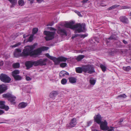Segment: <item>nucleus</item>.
<instances>
[{"mask_svg":"<svg viewBox=\"0 0 131 131\" xmlns=\"http://www.w3.org/2000/svg\"><path fill=\"white\" fill-rule=\"evenodd\" d=\"M37 45V44L35 43L34 45L27 46H25L24 49L23 50L22 53L23 55L24 56H27L29 55L33 56L39 55L42 51L47 50L49 49V48L48 47H43L33 51L34 48Z\"/></svg>","mask_w":131,"mask_h":131,"instance_id":"obj_1","label":"nucleus"},{"mask_svg":"<svg viewBox=\"0 0 131 131\" xmlns=\"http://www.w3.org/2000/svg\"><path fill=\"white\" fill-rule=\"evenodd\" d=\"M74 22L71 21L66 23L64 24V26L67 28H68L72 29H75L76 33L83 32L85 31V25L84 23L81 24L80 23L73 25Z\"/></svg>","mask_w":131,"mask_h":131,"instance_id":"obj_2","label":"nucleus"},{"mask_svg":"<svg viewBox=\"0 0 131 131\" xmlns=\"http://www.w3.org/2000/svg\"><path fill=\"white\" fill-rule=\"evenodd\" d=\"M47 61V59H40L36 61H28L25 63V65L28 69L32 67L33 65L35 66L38 65H45Z\"/></svg>","mask_w":131,"mask_h":131,"instance_id":"obj_3","label":"nucleus"},{"mask_svg":"<svg viewBox=\"0 0 131 131\" xmlns=\"http://www.w3.org/2000/svg\"><path fill=\"white\" fill-rule=\"evenodd\" d=\"M94 121L100 125L101 129L102 130H105L107 129V123L106 121L104 122L102 121V117L99 114L96 115L94 117Z\"/></svg>","mask_w":131,"mask_h":131,"instance_id":"obj_4","label":"nucleus"},{"mask_svg":"<svg viewBox=\"0 0 131 131\" xmlns=\"http://www.w3.org/2000/svg\"><path fill=\"white\" fill-rule=\"evenodd\" d=\"M83 71L89 74H92L95 72L94 67L93 65L87 64L83 66Z\"/></svg>","mask_w":131,"mask_h":131,"instance_id":"obj_5","label":"nucleus"},{"mask_svg":"<svg viewBox=\"0 0 131 131\" xmlns=\"http://www.w3.org/2000/svg\"><path fill=\"white\" fill-rule=\"evenodd\" d=\"M3 97H7L8 98V100L11 103V104H13L15 103L14 101L16 98L14 95L9 93L4 94L3 95Z\"/></svg>","mask_w":131,"mask_h":131,"instance_id":"obj_6","label":"nucleus"},{"mask_svg":"<svg viewBox=\"0 0 131 131\" xmlns=\"http://www.w3.org/2000/svg\"><path fill=\"white\" fill-rule=\"evenodd\" d=\"M44 34L46 35L45 38L47 40H49L52 39L54 37L55 34L54 32H50L45 31L43 32Z\"/></svg>","mask_w":131,"mask_h":131,"instance_id":"obj_7","label":"nucleus"},{"mask_svg":"<svg viewBox=\"0 0 131 131\" xmlns=\"http://www.w3.org/2000/svg\"><path fill=\"white\" fill-rule=\"evenodd\" d=\"M19 73V71L18 70H15L12 72V75L15 80H20L22 79V77L18 75Z\"/></svg>","mask_w":131,"mask_h":131,"instance_id":"obj_8","label":"nucleus"},{"mask_svg":"<svg viewBox=\"0 0 131 131\" xmlns=\"http://www.w3.org/2000/svg\"><path fill=\"white\" fill-rule=\"evenodd\" d=\"M0 79L2 81L6 83L9 82L11 80L10 78L7 75L3 73L1 74Z\"/></svg>","mask_w":131,"mask_h":131,"instance_id":"obj_9","label":"nucleus"},{"mask_svg":"<svg viewBox=\"0 0 131 131\" xmlns=\"http://www.w3.org/2000/svg\"><path fill=\"white\" fill-rule=\"evenodd\" d=\"M76 119L74 118L72 119L69 124H67L66 127L68 128H71L74 127L76 124Z\"/></svg>","mask_w":131,"mask_h":131,"instance_id":"obj_10","label":"nucleus"},{"mask_svg":"<svg viewBox=\"0 0 131 131\" xmlns=\"http://www.w3.org/2000/svg\"><path fill=\"white\" fill-rule=\"evenodd\" d=\"M21 50L19 49H16L14 52V54L15 57H17L20 56H22L25 57L26 56H24L22 54L23 52L22 53H21Z\"/></svg>","mask_w":131,"mask_h":131,"instance_id":"obj_11","label":"nucleus"},{"mask_svg":"<svg viewBox=\"0 0 131 131\" xmlns=\"http://www.w3.org/2000/svg\"><path fill=\"white\" fill-rule=\"evenodd\" d=\"M119 19L121 21L124 23L127 24L129 23L128 18L125 16H122L119 18Z\"/></svg>","mask_w":131,"mask_h":131,"instance_id":"obj_12","label":"nucleus"},{"mask_svg":"<svg viewBox=\"0 0 131 131\" xmlns=\"http://www.w3.org/2000/svg\"><path fill=\"white\" fill-rule=\"evenodd\" d=\"M5 101H0V108L4 109L6 111H7L9 109L8 106H6L5 105Z\"/></svg>","mask_w":131,"mask_h":131,"instance_id":"obj_13","label":"nucleus"},{"mask_svg":"<svg viewBox=\"0 0 131 131\" xmlns=\"http://www.w3.org/2000/svg\"><path fill=\"white\" fill-rule=\"evenodd\" d=\"M57 33L61 35H67L66 31V30L63 29L59 28L57 31Z\"/></svg>","mask_w":131,"mask_h":131,"instance_id":"obj_14","label":"nucleus"},{"mask_svg":"<svg viewBox=\"0 0 131 131\" xmlns=\"http://www.w3.org/2000/svg\"><path fill=\"white\" fill-rule=\"evenodd\" d=\"M7 89V86L3 84L0 85V93H2Z\"/></svg>","mask_w":131,"mask_h":131,"instance_id":"obj_15","label":"nucleus"},{"mask_svg":"<svg viewBox=\"0 0 131 131\" xmlns=\"http://www.w3.org/2000/svg\"><path fill=\"white\" fill-rule=\"evenodd\" d=\"M28 104L27 103L24 102L20 103L18 105V108H25L27 106Z\"/></svg>","mask_w":131,"mask_h":131,"instance_id":"obj_16","label":"nucleus"},{"mask_svg":"<svg viewBox=\"0 0 131 131\" xmlns=\"http://www.w3.org/2000/svg\"><path fill=\"white\" fill-rule=\"evenodd\" d=\"M58 94V92L56 91H53L51 92L50 95L49 96L50 98H54Z\"/></svg>","mask_w":131,"mask_h":131,"instance_id":"obj_17","label":"nucleus"},{"mask_svg":"<svg viewBox=\"0 0 131 131\" xmlns=\"http://www.w3.org/2000/svg\"><path fill=\"white\" fill-rule=\"evenodd\" d=\"M52 60L54 62L55 65H58L60 63V61L59 57L56 58L53 57Z\"/></svg>","mask_w":131,"mask_h":131,"instance_id":"obj_18","label":"nucleus"},{"mask_svg":"<svg viewBox=\"0 0 131 131\" xmlns=\"http://www.w3.org/2000/svg\"><path fill=\"white\" fill-rule=\"evenodd\" d=\"M85 57V56L82 55H80L75 58V59L78 61H81Z\"/></svg>","mask_w":131,"mask_h":131,"instance_id":"obj_19","label":"nucleus"},{"mask_svg":"<svg viewBox=\"0 0 131 131\" xmlns=\"http://www.w3.org/2000/svg\"><path fill=\"white\" fill-rule=\"evenodd\" d=\"M8 1L12 4V5L11 7H13L17 3V0H8Z\"/></svg>","mask_w":131,"mask_h":131,"instance_id":"obj_20","label":"nucleus"},{"mask_svg":"<svg viewBox=\"0 0 131 131\" xmlns=\"http://www.w3.org/2000/svg\"><path fill=\"white\" fill-rule=\"evenodd\" d=\"M75 70L77 73H81L82 72V71H83V66L82 67H78L76 68H75Z\"/></svg>","mask_w":131,"mask_h":131,"instance_id":"obj_21","label":"nucleus"},{"mask_svg":"<svg viewBox=\"0 0 131 131\" xmlns=\"http://www.w3.org/2000/svg\"><path fill=\"white\" fill-rule=\"evenodd\" d=\"M118 38L115 35H112L107 40H116L118 39Z\"/></svg>","mask_w":131,"mask_h":131,"instance_id":"obj_22","label":"nucleus"},{"mask_svg":"<svg viewBox=\"0 0 131 131\" xmlns=\"http://www.w3.org/2000/svg\"><path fill=\"white\" fill-rule=\"evenodd\" d=\"M119 5H118L117 4L115 5L108 8H107V10H110L114 9H115L116 8L119 7Z\"/></svg>","mask_w":131,"mask_h":131,"instance_id":"obj_23","label":"nucleus"},{"mask_svg":"<svg viewBox=\"0 0 131 131\" xmlns=\"http://www.w3.org/2000/svg\"><path fill=\"white\" fill-rule=\"evenodd\" d=\"M126 97V95L125 94L120 95L116 97L117 99H121L125 98Z\"/></svg>","mask_w":131,"mask_h":131,"instance_id":"obj_24","label":"nucleus"},{"mask_svg":"<svg viewBox=\"0 0 131 131\" xmlns=\"http://www.w3.org/2000/svg\"><path fill=\"white\" fill-rule=\"evenodd\" d=\"M69 81L72 83H74L76 82V79L74 78L71 77L69 78Z\"/></svg>","mask_w":131,"mask_h":131,"instance_id":"obj_25","label":"nucleus"},{"mask_svg":"<svg viewBox=\"0 0 131 131\" xmlns=\"http://www.w3.org/2000/svg\"><path fill=\"white\" fill-rule=\"evenodd\" d=\"M59 59H60V62H66L67 60V58H66L63 57H59Z\"/></svg>","mask_w":131,"mask_h":131,"instance_id":"obj_26","label":"nucleus"},{"mask_svg":"<svg viewBox=\"0 0 131 131\" xmlns=\"http://www.w3.org/2000/svg\"><path fill=\"white\" fill-rule=\"evenodd\" d=\"M96 82V81L93 78H91L90 79V82L91 84L92 85H94Z\"/></svg>","mask_w":131,"mask_h":131,"instance_id":"obj_27","label":"nucleus"},{"mask_svg":"<svg viewBox=\"0 0 131 131\" xmlns=\"http://www.w3.org/2000/svg\"><path fill=\"white\" fill-rule=\"evenodd\" d=\"M123 69L125 71H128L131 68L129 66H128L127 67H123Z\"/></svg>","mask_w":131,"mask_h":131,"instance_id":"obj_28","label":"nucleus"},{"mask_svg":"<svg viewBox=\"0 0 131 131\" xmlns=\"http://www.w3.org/2000/svg\"><path fill=\"white\" fill-rule=\"evenodd\" d=\"M100 66L103 72H104L106 71V68L104 65L102 64H101L100 65Z\"/></svg>","mask_w":131,"mask_h":131,"instance_id":"obj_29","label":"nucleus"},{"mask_svg":"<svg viewBox=\"0 0 131 131\" xmlns=\"http://www.w3.org/2000/svg\"><path fill=\"white\" fill-rule=\"evenodd\" d=\"M18 4L19 6H22L24 5L25 3L23 0H19Z\"/></svg>","mask_w":131,"mask_h":131,"instance_id":"obj_30","label":"nucleus"},{"mask_svg":"<svg viewBox=\"0 0 131 131\" xmlns=\"http://www.w3.org/2000/svg\"><path fill=\"white\" fill-rule=\"evenodd\" d=\"M65 71H61L59 73V76L60 77H62L64 76L65 75Z\"/></svg>","mask_w":131,"mask_h":131,"instance_id":"obj_31","label":"nucleus"},{"mask_svg":"<svg viewBox=\"0 0 131 131\" xmlns=\"http://www.w3.org/2000/svg\"><path fill=\"white\" fill-rule=\"evenodd\" d=\"M13 66L14 68H18L19 67V64L18 63H14L13 65Z\"/></svg>","mask_w":131,"mask_h":131,"instance_id":"obj_32","label":"nucleus"},{"mask_svg":"<svg viewBox=\"0 0 131 131\" xmlns=\"http://www.w3.org/2000/svg\"><path fill=\"white\" fill-rule=\"evenodd\" d=\"M131 8L130 6H122L121 7V9H129Z\"/></svg>","mask_w":131,"mask_h":131,"instance_id":"obj_33","label":"nucleus"},{"mask_svg":"<svg viewBox=\"0 0 131 131\" xmlns=\"http://www.w3.org/2000/svg\"><path fill=\"white\" fill-rule=\"evenodd\" d=\"M38 30V29L37 28H34L32 30V33L33 34H35L37 32Z\"/></svg>","mask_w":131,"mask_h":131,"instance_id":"obj_34","label":"nucleus"},{"mask_svg":"<svg viewBox=\"0 0 131 131\" xmlns=\"http://www.w3.org/2000/svg\"><path fill=\"white\" fill-rule=\"evenodd\" d=\"M107 129L106 130H108V131H113L114 130L113 128L112 127H111L110 128H109L107 126Z\"/></svg>","mask_w":131,"mask_h":131,"instance_id":"obj_35","label":"nucleus"},{"mask_svg":"<svg viewBox=\"0 0 131 131\" xmlns=\"http://www.w3.org/2000/svg\"><path fill=\"white\" fill-rule=\"evenodd\" d=\"M61 83L63 84H65L67 82V80L65 79H63L61 81Z\"/></svg>","mask_w":131,"mask_h":131,"instance_id":"obj_36","label":"nucleus"},{"mask_svg":"<svg viewBox=\"0 0 131 131\" xmlns=\"http://www.w3.org/2000/svg\"><path fill=\"white\" fill-rule=\"evenodd\" d=\"M21 44V43L20 42H19L15 44L14 45L11 46V47H12V48L15 47H16L18 46L19 45H20Z\"/></svg>","mask_w":131,"mask_h":131,"instance_id":"obj_37","label":"nucleus"},{"mask_svg":"<svg viewBox=\"0 0 131 131\" xmlns=\"http://www.w3.org/2000/svg\"><path fill=\"white\" fill-rule=\"evenodd\" d=\"M67 63H62L60 64V67L62 68L65 67L67 65Z\"/></svg>","mask_w":131,"mask_h":131,"instance_id":"obj_38","label":"nucleus"},{"mask_svg":"<svg viewBox=\"0 0 131 131\" xmlns=\"http://www.w3.org/2000/svg\"><path fill=\"white\" fill-rule=\"evenodd\" d=\"M46 56L48 58H49V59L51 60H52V59L53 57L50 56L48 53L46 54Z\"/></svg>","mask_w":131,"mask_h":131,"instance_id":"obj_39","label":"nucleus"},{"mask_svg":"<svg viewBox=\"0 0 131 131\" xmlns=\"http://www.w3.org/2000/svg\"><path fill=\"white\" fill-rule=\"evenodd\" d=\"M79 36L80 37L82 38H84L85 37L87 36V35H79Z\"/></svg>","mask_w":131,"mask_h":131,"instance_id":"obj_40","label":"nucleus"},{"mask_svg":"<svg viewBox=\"0 0 131 131\" xmlns=\"http://www.w3.org/2000/svg\"><path fill=\"white\" fill-rule=\"evenodd\" d=\"M26 80L27 81H30L31 79L30 77L28 76H26Z\"/></svg>","mask_w":131,"mask_h":131,"instance_id":"obj_41","label":"nucleus"},{"mask_svg":"<svg viewBox=\"0 0 131 131\" xmlns=\"http://www.w3.org/2000/svg\"><path fill=\"white\" fill-rule=\"evenodd\" d=\"M33 40V36L31 35L29 37V40L30 41H31Z\"/></svg>","mask_w":131,"mask_h":131,"instance_id":"obj_42","label":"nucleus"},{"mask_svg":"<svg viewBox=\"0 0 131 131\" xmlns=\"http://www.w3.org/2000/svg\"><path fill=\"white\" fill-rule=\"evenodd\" d=\"M89 0H83L82 1V3H83V4H84L87 3Z\"/></svg>","mask_w":131,"mask_h":131,"instance_id":"obj_43","label":"nucleus"},{"mask_svg":"<svg viewBox=\"0 0 131 131\" xmlns=\"http://www.w3.org/2000/svg\"><path fill=\"white\" fill-rule=\"evenodd\" d=\"M79 35L78 34H75L74 35H73V36L72 37V38L73 39H74L75 37H77L78 36H79Z\"/></svg>","mask_w":131,"mask_h":131,"instance_id":"obj_44","label":"nucleus"},{"mask_svg":"<svg viewBox=\"0 0 131 131\" xmlns=\"http://www.w3.org/2000/svg\"><path fill=\"white\" fill-rule=\"evenodd\" d=\"M92 122L91 121H89L87 122L88 123V126H89L92 123Z\"/></svg>","mask_w":131,"mask_h":131,"instance_id":"obj_45","label":"nucleus"},{"mask_svg":"<svg viewBox=\"0 0 131 131\" xmlns=\"http://www.w3.org/2000/svg\"><path fill=\"white\" fill-rule=\"evenodd\" d=\"M123 42L124 44H125V45L127 44L128 43L126 41L124 40H123Z\"/></svg>","mask_w":131,"mask_h":131,"instance_id":"obj_46","label":"nucleus"},{"mask_svg":"<svg viewBox=\"0 0 131 131\" xmlns=\"http://www.w3.org/2000/svg\"><path fill=\"white\" fill-rule=\"evenodd\" d=\"M103 3H101V5L102 6H105L106 5V4H103Z\"/></svg>","mask_w":131,"mask_h":131,"instance_id":"obj_47","label":"nucleus"},{"mask_svg":"<svg viewBox=\"0 0 131 131\" xmlns=\"http://www.w3.org/2000/svg\"><path fill=\"white\" fill-rule=\"evenodd\" d=\"M4 113V112L2 110H0V115H1L2 114Z\"/></svg>","mask_w":131,"mask_h":131,"instance_id":"obj_48","label":"nucleus"},{"mask_svg":"<svg viewBox=\"0 0 131 131\" xmlns=\"http://www.w3.org/2000/svg\"><path fill=\"white\" fill-rule=\"evenodd\" d=\"M43 0H37V2L39 3H40Z\"/></svg>","mask_w":131,"mask_h":131,"instance_id":"obj_49","label":"nucleus"},{"mask_svg":"<svg viewBox=\"0 0 131 131\" xmlns=\"http://www.w3.org/2000/svg\"><path fill=\"white\" fill-rule=\"evenodd\" d=\"M50 29L51 30H55V29L54 28L52 27H51Z\"/></svg>","mask_w":131,"mask_h":131,"instance_id":"obj_50","label":"nucleus"},{"mask_svg":"<svg viewBox=\"0 0 131 131\" xmlns=\"http://www.w3.org/2000/svg\"><path fill=\"white\" fill-rule=\"evenodd\" d=\"M77 14H78V15L79 16H81V15L80 14V12H78L77 13Z\"/></svg>","mask_w":131,"mask_h":131,"instance_id":"obj_51","label":"nucleus"},{"mask_svg":"<svg viewBox=\"0 0 131 131\" xmlns=\"http://www.w3.org/2000/svg\"><path fill=\"white\" fill-rule=\"evenodd\" d=\"M65 74L67 75H69V73L65 71Z\"/></svg>","mask_w":131,"mask_h":131,"instance_id":"obj_52","label":"nucleus"},{"mask_svg":"<svg viewBox=\"0 0 131 131\" xmlns=\"http://www.w3.org/2000/svg\"><path fill=\"white\" fill-rule=\"evenodd\" d=\"M123 119H120V121H119V122H120V123H121L123 121Z\"/></svg>","mask_w":131,"mask_h":131,"instance_id":"obj_53","label":"nucleus"},{"mask_svg":"<svg viewBox=\"0 0 131 131\" xmlns=\"http://www.w3.org/2000/svg\"><path fill=\"white\" fill-rule=\"evenodd\" d=\"M79 52H81V53H82V52H82V51H81V50H80V51H79Z\"/></svg>","mask_w":131,"mask_h":131,"instance_id":"obj_54","label":"nucleus"},{"mask_svg":"<svg viewBox=\"0 0 131 131\" xmlns=\"http://www.w3.org/2000/svg\"><path fill=\"white\" fill-rule=\"evenodd\" d=\"M33 1H30V2L31 3H33Z\"/></svg>","mask_w":131,"mask_h":131,"instance_id":"obj_55","label":"nucleus"},{"mask_svg":"<svg viewBox=\"0 0 131 131\" xmlns=\"http://www.w3.org/2000/svg\"><path fill=\"white\" fill-rule=\"evenodd\" d=\"M129 16H131V12L129 13Z\"/></svg>","mask_w":131,"mask_h":131,"instance_id":"obj_56","label":"nucleus"},{"mask_svg":"<svg viewBox=\"0 0 131 131\" xmlns=\"http://www.w3.org/2000/svg\"><path fill=\"white\" fill-rule=\"evenodd\" d=\"M5 123V122H0V123Z\"/></svg>","mask_w":131,"mask_h":131,"instance_id":"obj_57","label":"nucleus"},{"mask_svg":"<svg viewBox=\"0 0 131 131\" xmlns=\"http://www.w3.org/2000/svg\"><path fill=\"white\" fill-rule=\"evenodd\" d=\"M108 42V41H107L106 40V43H107Z\"/></svg>","mask_w":131,"mask_h":131,"instance_id":"obj_58","label":"nucleus"},{"mask_svg":"<svg viewBox=\"0 0 131 131\" xmlns=\"http://www.w3.org/2000/svg\"><path fill=\"white\" fill-rule=\"evenodd\" d=\"M52 25H50V26H52Z\"/></svg>","mask_w":131,"mask_h":131,"instance_id":"obj_59","label":"nucleus"},{"mask_svg":"<svg viewBox=\"0 0 131 131\" xmlns=\"http://www.w3.org/2000/svg\"><path fill=\"white\" fill-rule=\"evenodd\" d=\"M23 37H24V35Z\"/></svg>","mask_w":131,"mask_h":131,"instance_id":"obj_60","label":"nucleus"},{"mask_svg":"<svg viewBox=\"0 0 131 131\" xmlns=\"http://www.w3.org/2000/svg\"><path fill=\"white\" fill-rule=\"evenodd\" d=\"M29 0V1H30V0Z\"/></svg>","mask_w":131,"mask_h":131,"instance_id":"obj_61","label":"nucleus"},{"mask_svg":"<svg viewBox=\"0 0 131 131\" xmlns=\"http://www.w3.org/2000/svg\"><path fill=\"white\" fill-rule=\"evenodd\" d=\"M130 97H131V95H130Z\"/></svg>","mask_w":131,"mask_h":131,"instance_id":"obj_62","label":"nucleus"}]
</instances>
